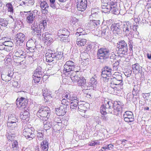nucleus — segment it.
Returning a JSON list of instances; mask_svg holds the SVG:
<instances>
[{"label":"nucleus","mask_w":151,"mask_h":151,"mask_svg":"<svg viewBox=\"0 0 151 151\" xmlns=\"http://www.w3.org/2000/svg\"><path fill=\"white\" fill-rule=\"evenodd\" d=\"M100 108V111L102 115L101 116V119L105 122L108 120L107 116L104 115L107 113H111L115 115H118L122 111V108L120 105V102L110 100L105 101Z\"/></svg>","instance_id":"1"},{"label":"nucleus","mask_w":151,"mask_h":151,"mask_svg":"<svg viewBox=\"0 0 151 151\" xmlns=\"http://www.w3.org/2000/svg\"><path fill=\"white\" fill-rule=\"evenodd\" d=\"M109 50L106 48H101L98 50L97 59L102 62H105L111 58Z\"/></svg>","instance_id":"2"},{"label":"nucleus","mask_w":151,"mask_h":151,"mask_svg":"<svg viewBox=\"0 0 151 151\" xmlns=\"http://www.w3.org/2000/svg\"><path fill=\"white\" fill-rule=\"evenodd\" d=\"M80 70V67L76 66L74 63L72 61H66L64 65L63 71L66 75H69L73 71L79 72Z\"/></svg>","instance_id":"3"},{"label":"nucleus","mask_w":151,"mask_h":151,"mask_svg":"<svg viewBox=\"0 0 151 151\" xmlns=\"http://www.w3.org/2000/svg\"><path fill=\"white\" fill-rule=\"evenodd\" d=\"M50 115V108L47 106H42L37 113L38 117L43 121H47Z\"/></svg>","instance_id":"4"},{"label":"nucleus","mask_w":151,"mask_h":151,"mask_svg":"<svg viewBox=\"0 0 151 151\" xmlns=\"http://www.w3.org/2000/svg\"><path fill=\"white\" fill-rule=\"evenodd\" d=\"M106 81H109L111 84L116 86H121L123 85L122 77L119 73H115Z\"/></svg>","instance_id":"5"},{"label":"nucleus","mask_w":151,"mask_h":151,"mask_svg":"<svg viewBox=\"0 0 151 151\" xmlns=\"http://www.w3.org/2000/svg\"><path fill=\"white\" fill-rule=\"evenodd\" d=\"M27 14H25L26 18V21L29 24H32L36 19L37 18V16L39 15L40 12L37 10H35L25 12Z\"/></svg>","instance_id":"6"},{"label":"nucleus","mask_w":151,"mask_h":151,"mask_svg":"<svg viewBox=\"0 0 151 151\" xmlns=\"http://www.w3.org/2000/svg\"><path fill=\"white\" fill-rule=\"evenodd\" d=\"M109 5H107L106 7L103 10V12L107 13L109 12L110 11H111V12L115 14H117L118 13L117 11H118V9L117 8V4L115 0H110Z\"/></svg>","instance_id":"7"},{"label":"nucleus","mask_w":151,"mask_h":151,"mask_svg":"<svg viewBox=\"0 0 151 151\" xmlns=\"http://www.w3.org/2000/svg\"><path fill=\"white\" fill-rule=\"evenodd\" d=\"M17 116L14 114H12L9 116L7 123V125L9 126V129L13 130V129L16 127L18 122Z\"/></svg>","instance_id":"8"},{"label":"nucleus","mask_w":151,"mask_h":151,"mask_svg":"<svg viewBox=\"0 0 151 151\" xmlns=\"http://www.w3.org/2000/svg\"><path fill=\"white\" fill-rule=\"evenodd\" d=\"M34 129L33 127H29L28 125H26L23 131V134L27 139L31 140L35 136L34 134Z\"/></svg>","instance_id":"9"},{"label":"nucleus","mask_w":151,"mask_h":151,"mask_svg":"<svg viewBox=\"0 0 151 151\" xmlns=\"http://www.w3.org/2000/svg\"><path fill=\"white\" fill-rule=\"evenodd\" d=\"M118 48V52L120 54L126 55L128 51L127 43L124 40H121L117 43L116 46Z\"/></svg>","instance_id":"10"},{"label":"nucleus","mask_w":151,"mask_h":151,"mask_svg":"<svg viewBox=\"0 0 151 151\" xmlns=\"http://www.w3.org/2000/svg\"><path fill=\"white\" fill-rule=\"evenodd\" d=\"M22 47L16 45V50L14 52V58H25L26 57V53L24 51V48Z\"/></svg>","instance_id":"11"},{"label":"nucleus","mask_w":151,"mask_h":151,"mask_svg":"<svg viewBox=\"0 0 151 151\" xmlns=\"http://www.w3.org/2000/svg\"><path fill=\"white\" fill-rule=\"evenodd\" d=\"M32 31L31 32L32 34L34 36H36L40 37L42 33H44V30L42 27H38L37 25L32 24L31 27Z\"/></svg>","instance_id":"12"},{"label":"nucleus","mask_w":151,"mask_h":151,"mask_svg":"<svg viewBox=\"0 0 151 151\" xmlns=\"http://www.w3.org/2000/svg\"><path fill=\"white\" fill-rule=\"evenodd\" d=\"M15 39L16 40L15 44L16 45L22 47L23 42L25 39L24 34L21 32L18 33L15 36Z\"/></svg>","instance_id":"13"},{"label":"nucleus","mask_w":151,"mask_h":151,"mask_svg":"<svg viewBox=\"0 0 151 151\" xmlns=\"http://www.w3.org/2000/svg\"><path fill=\"white\" fill-rule=\"evenodd\" d=\"M102 70L101 76L102 78H105V81H106L111 76L112 70L110 67L105 66Z\"/></svg>","instance_id":"14"},{"label":"nucleus","mask_w":151,"mask_h":151,"mask_svg":"<svg viewBox=\"0 0 151 151\" xmlns=\"http://www.w3.org/2000/svg\"><path fill=\"white\" fill-rule=\"evenodd\" d=\"M123 32L127 36L132 34L131 24L129 22H124L122 25Z\"/></svg>","instance_id":"15"},{"label":"nucleus","mask_w":151,"mask_h":151,"mask_svg":"<svg viewBox=\"0 0 151 151\" xmlns=\"http://www.w3.org/2000/svg\"><path fill=\"white\" fill-rule=\"evenodd\" d=\"M77 8L78 11H84L87 6V0H77Z\"/></svg>","instance_id":"16"},{"label":"nucleus","mask_w":151,"mask_h":151,"mask_svg":"<svg viewBox=\"0 0 151 151\" xmlns=\"http://www.w3.org/2000/svg\"><path fill=\"white\" fill-rule=\"evenodd\" d=\"M27 99L22 97L19 99H17L16 101L17 106L21 108V109L24 107H28L27 106Z\"/></svg>","instance_id":"17"},{"label":"nucleus","mask_w":151,"mask_h":151,"mask_svg":"<svg viewBox=\"0 0 151 151\" xmlns=\"http://www.w3.org/2000/svg\"><path fill=\"white\" fill-rule=\"evenodd\" d=\"M124 119L125 122H131L134 121V117L132 113L130 111H126L123 115Z\"/></svg>","instance_id":"18"},{"label":"nucleus","mask_w":151,"mask_h":151,"mask_svg":"<svg viewBox=\"0 0 151 151\" xmlns=\"http://www.w3.org/2000/svg\"><path fill=\"white\" fill-rule=\"evenodd\" d=\"M69 108L65 105H61L59 108L56 109V113L59 116L64 115L68 111Z\"/></svg>","instance_id":"19"},{"label":"nucleus","mask_w":151,"mask_h":151,"mask_svg":"<svg viewBox=\"0 0 151 151\" xmlns=\"http://www.w3.org/2000/svg\"><path fill=\"white\" fill-rule=\"evenodd\" d=\"M29 107H26L22 108V111L20 113V118L23 120H26L29 116L30 114Z\"/></svg>","instance_id":"20"},{"label":"nucleus","mask_w":151,"mask_h":151,"mask_svg":"<svg viewBox=\"0 0 151 151\" xmlns=\"http://www.w3.org/2000/svg\"><path fill=\"white\" fill-rule=\"evenodd\" d=\"M97 78L94 75L91 79L89 81V86H88V88L87 90L88 89H93L94 90L96 88Z\"/></svg>","instance_id":"21"},{"label":"nucleus","mask_w":151,"mask_h":151,"mask_svg":"<svg viewBox=\"0 0 151 151\" xmlns=\"http://www.w3.org/2000/svg\"><path fill=\"white\" fill-rule=\"evenodd\" d=\"M100 23V20H90L88 24V28L90 29H93L95 27H97L99 25Z\"/></svg>","instance_id":"22"},{"label":"nucleus","mask_w":151,"mask_h":151,"mask_svg":"<svg viewBox=\"0 0 151 151\" xmlns=\"http://www.w3.org/2000/svg\"><path fill=\"white\" fill-rule=\"evenodd\" d=\"M78 85L84 90H87L88 88V84L86 83V79L83 77L81 76L78 82H77Z\"/></svg>","instance_id":"23"},{"label":"nucleus","mask_w":151,"mask_h":151,"mask_svg":"<svg viewBox=\"0 0 151 151\" xmlns=\"http://www.w3.org/2000/svg\"><path fill=\"white\" fill-rule=\"evenodd\" d=\"M101 37L106 40L109 39L111 36V32L108 27L103 29L101 33Z\"/></svg>","instance_id":"24"},{"label":"nucleus","mask_w":151,"mask_h":151,"mask_svg":"<svg viewBox=\"0 0 151 151\" xmlns=\"http://www.w3.org/2000/svg\"><path fill=\"white\" fill-rule=\"evenodd\" d=\"M46 61L51 62L54 61V53L51 50H49L48 52L45 54Z\"/></svg>","instance_id":"25"},{"label":"nucleus","mask_w":151,"mask_h":151,"mask_svg":"<svg viewBox=\"0 0 151 151\" xmlns=\"http://www.w3.org/2000/svg\"><path fill=\"white\" fill-rule=\"evenodd\" d=\"M78 72L73 71L72 73L69 74L71 80L73 82L77 83L81 77L80 75L78 74Z\"/></svg>","instance_id":"26"},{"label":"nucleus","mask_w":151,"mask_h":151,"mask_svg":"<svg viewBox=\"0 0 151 151\" xmlns=\"http://www.w3.org/2000/svg\"><path fill=\"white\" fill-rule=\"evenodd\" d=\"M85 35H82L80 34L79 36L80 38H78L76 40V44L79 46H84L86 43V39H83L84 38Z\"/></svg>","instance_id":"27"},{"label":"nucleus","mask_w":151,"mask_h":151,"mask_svg":"<svg viewBox=\"0 0 151 151\" xmlns=\"http://www.w3.org/2000/svg\"><path fill=\"white\" fill-rule=\"evenodd\" d=\"M120 26V24L119 23H114L111 27V30L114 32L118 34L121 31Z\"/></svg>","instance_id":"28"},{"label":"nucleus","mask_w":151,"mask_h":151,"mask_svg":"<svg viewBox=\"0 0 151 151\" xmlns=\"http://www.w3.org/2000/svg\"><path fill=\"white\" fill-rule=\"evenodd\" d=\"M40 6L42 10V12L43 13L45 14L48 12L49 6L45 1H43V2L41 3L40 4Z\"/></svg>","instance_id":"29"},{"label":"nucleus","mask_w":151,"mask_h":151,"mask_svg":"<svg viewBox=\"0 0 151 151\" xmlns=\"http://www.w3.org/2000/svg\"><path fill=\"white\" fill-rule=\"evenodd\" d=\"M42 73L43 71L42 67L40 66H39L35 70L34 73L33 75V76L37 77L40 76L41 77H42Z\"/></svg>","instance_id":"30"},{"label":"nucleus","mask_w":151,"mask_h":151,"mask_svg":"<svg viewBox=\"0 0 151 151\" xmlns=\"http://www.w3.org/2000/svg\"><path fill=\"white\" fill-rule=\"evenodd\" d=\"M89 55L88 53L86 52H82L80 55V57L82 60L85 62L86 64L88 63V57Z\"/></svg>","instance_id":"31"},{"label":"nucleus","mask_w":151,"mask_h":151,"mask_svg":"<svg viewBox=\"0 0 151 151\" xmlns=\"http://www.w3.org/2000/svg\"><path fill=\"white\" fill-rule=\"evenodd\" d=\"M58 35H64L65 37H68L70 35V32L68 29L64 28L59 30L58 32Z\"/></svg>","instance_id":"32"},{"label":"nucleus","mask_w":151,"mask_h":151,"mask_svg":"<svg viewBox=\"0 0 151 151\" xmlns=\"http://www.w3.org/2000/svg\"><path fill=\"white\" fill-rule=\"evenodd\" d=\"M63 53L61 52L57 51L55 53H54V61L62 59L63 57Z\"/></svg>","instance_id":"33"},{"label":"nucleus","mask_w":151,"mask_h":151,"mask_svg":"<svg viewBox=\"0 0 151 151\" xmlns=\"http://www.w3.org/2000/svg\"><path fill=\"white\" fill-rule=\"evenodd\" d=\"M85 15L84 12L82 13L81 15L80 16V17L78 18V19L74 17L73 18V20L72 22V23L73 25H75L76 26L78 27L79 26L78 22L79 19H83V16Z\"/></svg>","instance_id":"34"},{"label":"nucleus","mask_w":151,"mask_h":151,"mask_svg":"<svg viewBox=\"0 0 151 151\" xmlns=\"http://www.w3.org/2000/svg\"><path fill=\"white\" fill-rule=\"evenodd\" d=\"M35 40L32 39H30L27 42L26 44V46L29 48H32L35 47Z\"/></svg>","instance_id":"35"},{"label":"nucleus","mask_w":151,"mask_h":151,"mask_svg":"<svg viewBox=\"0 0 151 151\" xmlns=\"http://www.w3.org/2000/svg\"><path fill=\"white\" fill-rule=\"evenodd\" d=\"M42 36L45 39L46 42L48 41L51 42L52 41L51 35L49 34L47 32H44L43 33H42Z\"/></svg>","instance_id":"36"},{"label":"nucleus","mask_w":151,"mask_h":151,"mask_svg":"<svg viewBox=\"0 0 151 151\" xmlns=\"http://www.w3.org/2000/svg\"><path fill=\"white\" fill-rule=\"evenodd\" d=\"M48 143L47 141L45 140L43 141L41 143V146L42 149L44 151H47L48 149Z\"/></svg>","instance_id":"37"},{"label":"nucleus","mask_w":151,"mask_h":151,"mask_svg":"<svg viewBox=\"0 0 151 151\" xmlns=\"http://www.w3.org/2000/svg\"><path fill=\"white\" fill-rule=\"evenodd\" d=\"M58 39L62 42H69L70 40L68 37H65V36L62 35H58Z\"/></svg>","instance_id":"38"},{"label":"nucleus","mask_w":151,"mask_h":151,"mask_svg":"<svg viewBox=\"0 0 151 151\" xmlns=\"http://www.w3.org/2000/svg\"><path fill=\"white\" fill-rule=\"evenodd\" d=\"M140 66L139 64L135 63L132 65V70L134 72L137 73L140 71Z\"/></svg>","instance_id":"39"},{"label":"nucleus","mask_w":151,"mask_h":151,"mask_svg":"<svg viewBox=\"0 0 151 151\" xmlns=\"http://www.w3.org/2000/svg\"><path fill=\"white\" fill-rule=\"evenodd\" d=\"M8 19H2L0 18V24L2 26H6L8 24Z\"/></svg>","instance_id":"40"},{"label":"nucleus","mask_w":151,"mask_h":151,"mask_svg":"<svg viewBox=\"0 0 151 151\" xmlns=\"http://www.w3.org/2000/svg\"><path fill=\"white\" fill-rule=\"evenodd\" d=\"M42 94L44 98H45V97L47 98L48 99V98H50L51 97L50 92L47 89L44 91L42 90Z\"/></svg>","instance_id":"41"},{"label":"nucleus","mask_w":151,"mask_h":151,"mask_svg":"<svg viewBox=\"0 0 151 151\" xmlns=\"http://www.w3.org/2000/svg\"><path fill=\"white\" fill-rule=\"evenodd\" d=\"M46 121H44L43 122L44 129L46 130L50 129L52 126L51 123H50L49 122Z\"/></svg>","instance_id":"42"},{"label":"nucleus","mask_w":151,"mask_h":151,"mask_svg":"<svg viewBox=\"0 0 151 151\" xmlns=\"http://www.w3.org/2000/svg\"><path fill=\"white\" fill-rule=\"evenodd\" d=\"M78 102L79 101H74L71 102L70 105V109H74L77 108V106L79 105Z\"/></svg>","instance_id":"43"},{"label":"nucleus","mask_w":151,"mask_h":151,"mask_svg":"<svg viewBox=\"0 0 151 151\" xmlns=\"http://www.w3.org/2000/svg\"><path fill=\"white\" fill-rule=\"evenodd\" d=\"M71 93L66 92L63 93L62 95V98H65L68 100V101H70L71 97Z\"/></svg>","instance_id":"44"},{"label":"nucleus","mask_w":151,"mask_h":151,"mask_svg":"<svg viewBox=\"0 0 151 151\" xmlns=\"http://www.w3.org/2000/svg\"><path fill=\"white\" fill-rule=\"evenodd\" d=\"M99 13L97 8L92 9L91 10V15L93 17H96L99 15Z\"/></svg>","instance_id":"45"},{"label":"nucleus","mask_w":151,"mask_h":151,"mask_svg":"<svg viewBox=\"0 0 151 151\" xmlns=\"http://www.w3.org/2000/svg\"><path fill=\"white\" fill-rule=\"evenodd\" d=\"M1 77L3 81L6 82L9 81L12 79V77H10L9 76H6L4 74H1Z\"/></svg>","instance_id":"46"},{"label":"nucleus","mask_w":151,"mask_h":151,"mask_svg":"<svg viewBox=\"0 0 151 151\" xmlns=\"http://www.w3.org/2000/svg\"><path fill=\"white\" fill-rule=\"evenodd\" d=\"M6 6L7 8L8 11L11 13H13V6L10 3H8L6 4Z\"/></svg>","instance_id":"47"},{"label":"nucleus","mask_w":151,"mask_h":151,"mask_svg":"<svg viewBox=\"0 0 151 151\" xmlns=\"http://www.w3.org/2000/svg\"><path fill=\"white\" fill-rule=\"evenodd\" d=\"M70 100L71 101H79L78 96L76 94H73L72 96L71 95Z\"/></svg>","instance_id":"48"},{"label":"nucleus","mask_w":151,"mask_h":151,"mask_svg":"<svg viewBox=\"0 0 151 151\" xmlns=\"http://www.w3.org/2000/svg\"><path fill=\"white\" fill-rule=\"evenodd\" d=\"M121 91L120 89L118 88L116 86H114V93L113 94L118 95L120 94V93Z\"/></svg>","instance_id":"49"},{"label":"nucleus","mask_w":151,"mask_h":151,"mask_svg":"<svg viewBox=\"0 0 151 151\" xmlns=\"http://www.w3.org/2000/svg\"><path fill=\"white\" fill-rule=\"evenodd\" d=\"M47 25V22L45 20H44L43 19L42 20L40 21V26L42 27L43 30L45 29Z\"/></svg>","instance_id":"50"},{"label":"nucleus","mask_w":151,"mask_h":151,"mask_svg":"<svg viewBox=\"0 0 151 151\" xmlns=\"http://www.w3.org/2000/svg\"><path fill=\"white\" fill-rule=\"evenodd\" d=\"M69 101L67 100L65 98H63L61 101L62 105H65L66 106H68L69 108V106L68 105V103H69Z\"/></svg>","instance_id":"51"},{"label":"nucleus","mask_w":151,"mask_h":151,"mask_svg":"<svg viewBox=\"0 0 151 151\" xmlns=\"http://www.w3.org/2000/svg\"><path fill=\"white\" fill-rule=\"evenodd\" d=\"M114 86L111 84L110 86L109 87L108 89V92L111 94H113V93H114Z\"/></svg>","instance_id":"52"},{"label":"nucleus","mask_w":151,"mask_h":151,"mask_svg":"<svg viewBox=\"0 0 151 151\" xmlns=\"http://www.w3.org/2000/svg\"><path fill=\"white\" fill-rule=\"evenodd\" d=\"M42 77H41L39 76L37 77L33 76V78H34V82L35 83H39L40 80L41 79V78Z\"/></svg>","instance_id":"53"},{"label":"nucleus","mask_w":151,"mask_h":151,"mask_svg":"<svg viewBox=\"0 0 151 151\" xmlns=\"http://www.w3.org/2000/svg\"><path fill=\"white\" fill-rule=\"evenodd\" d=\"M132 94L133 96V99L135 98L136 99L138 98L139 97V92H137L133 90L132 91Z\"/></svg>","instance_id":"54"},{"label":"nucleus","mask_w":151,"mask_h":151,"mask_svg":"<svg viewBox=\"0 0 151 151\" xmlns=\"http://www.w3.org/2000/svg\"><path fill=\"white\" fill-rule=\"evenodd\" d=\"M119 63L118 61H116L113 64V68L114 70H117L119 67Z\"/></svg>","instance_id":"55"},{"label":"nucleus","mask_w":151,"mask_h":151,"mask_svg":"<svg viewBox=\"0 0 151 151\" xmlns=\"http://www.w3.org/2000/svg\"><path fill=\"white\" fill-rule=\"evenodd\" d=\"M18 147V142L17 141L15 140L12 144V147L13 149H16Z\"/></svg>","instance_id":"56"},{"label":"nucleus","mask_w":151,"mask_h":151,"mask_svg":"<svg viewBox=\"0 0 151 151\" xmlns=\"http://www.w3.org/2000/svg\"><path fill=\"white\" fill-rule=\"evenodd\" d=\"M37 135L38 139L41 140L43 139V135L42 132H38Z\"/></svg>","instance_id":"57"},{"label":"nucleus","mask_w":151,"mask_h":151,"mask_svg":"<svg viewBox=\"0 0 151 151\" xmlns=\"http://www.w3.org/2000/svg\"><path fill=\"white\" fill-rule=\"evenodd\" d=\"M2 43H3L7 47H11V45L12 44V42L9 41H5V42H2Z\"/></svg>","instance_id":"58"},{"label":"nucleus","mask_w":151,"mask_h":151,"mask_svg":"<svg viewBox=\"0 0 151 151\" xmlns=\"http://www.w3.org/2000/svg\"><path fill=\"white\" fill-rule=\"evenodd\" d=\"M140 89L139 85L138 84L134 85L133 90L135 91H137V92H139Z\"/></svg>","instance_id":"59"},{"label":"nucleus","mask_w":151,"mask_h":151,"mask_svg":"<svg viewBox=\"0 0 151 151\" xmlns=\"http://www.w3.org/2000/svg\"><path fill=\"white\" fill-rule=\"evenodd\" d=\"M91 46L90 45L87 46L84 52H86V53H89V52L91 51Z\"/></svg>","instance_id":"60"},{"label":"nucleus","mask_w":151,"mask_h":151,"mask_svg":"<svg viewBox=\"0 0 151 151\" xmlns=\"http://www.w3.org/2000/svg\"><path fill=\"white\" fill-rule=\"evenodd\" d=\"M24 4H27V5H32L34 4L33 1L30 0H26L25 2H24Z\"/></svg>","instance_id":"61"},{"label":"nucleus","mask_w":151,"mask_h":151,"mask_svg":"<svg viewBox=\"0 0 151 151\" xmlns=\"http://www.w3.org/2000/svg\"><path fill=\"white\" fill-rule=\"evenodd\" d=\"M128 44L129 46V50L131 51L132 50V47H133V42L132 41L130 40L129 41Z\"/></svg>","instance_id":"62"},{"label":"nucleus","mask_w":151,"mask_h":151,"mask_svg":"<svg viewBox=\"0 0 151 151\" xmlns=\"http://www.w3.org/2000/svg\"><path fill=\"white\" fill-rule=\"evenodd\" d=\"M3 45H0V49L1 50H3L4 49H6L7 47L5 46L3 43Z\"/></svg>","instance_id":"63"},{"label":"nucleus","mask_w":151,"mask_h":151,"mask_svg":"<svg viewBox=\"0 0 151 151\" xmlns=\"http://www.w3.org/2000/svg\"><path fill=\"white\" fill-rule=\"evenodd\" d=\"M97 144V142H92L89 143V145L90 146H94L96 145Z\"/></svg>","instance_id":"64"}]
</instances>
